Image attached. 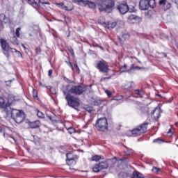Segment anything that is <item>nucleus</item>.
<instances>
[{"label":"nucleus","mask_w":178,"mask_h":178,"mask_svg":"<svg viewBox=\"0 0 178 178\" xmlns=\"http://www.w3.org/2000/svg\"><path fill=\"white\" fill-rule=\"evenodd\" d=\"M3 137H4V138H7V140H9V138H12L14 141H16V140L13 138V137L9 136L6 135V134H5V133H3Z\"/></svg>","instance_id":"43"},{"label":"nucleus","mask_w":178,"mask_h":178,"mask_svg":"<svg viewBox=\"0 0 178 178\" xmlns=\"http://www.w3.org/2000/svg\"><path fill=\"white\" fill-rule=\"evenodd\" d=\"M91 87L92 85L83 86L81 85L72 86L70 89V92L74 95H81L83 92H86V94H91L92 92Z\"/></svg>","instance_id":"3"},{"label":"nucleus","mask_w":178,"mask_h":178,"mask_svg":"<svg viewBox=\"0 0 178 178\" xmlns=\"http://www.w3.org/2000/svg\"><path fill=\"white\" fill-rule=\"evenodd\" d=\"M143 19L141 18V17H138L136 15H130L128 17V22L131 24H134L136 23H140V22H142Z\"/></svg>","instance_id":"14"},{"label":"nucleus","mask_w":178,"mask_h":178,"mask_svg":"<svg viewBox=\"0 0 178 178\" xmlns=\"http://www.w3.org/2000/svg\"><path fill=\"white\" fill-rule=\"evenodd\" d=\"M120 70L122 72V73H127V65L124 64V65L121 66Z\"/></svg>","instance_id":"28"},{"label":"nucleus","mask_w":178,"mask_h":178,"mask_svg":"<svg viewBox=\"0 0 178 178\" xmlns=\"http://www.w3.org/2000/svg\"><path fill=\"white\" fill-rule=\"evenodd\" d=\"M20 30H22V29H20V27H18V28H17L16 31H15L16 36L18 38L20 37Z\"/></svg>","instance_id":"36"},{"label":"nucleus","mask_w":178,"mask_h":178,"mask_svg":"<svg viewBox=\"0 0 178 178\" xmlns=\"http://www.w3.org/2000/svg\"><path fill=\"white\" fill-rule=\"evenodd\" d=\"M83 109L85 110V111H86V112H89V113H91V112H92V106H89V105H85L84 106H83Z\"/></svg>","instance_id":"27"},{"label":"nucleus","mask_w":178,"mask_h":178,"mask_svg":"<svg viewBox=\"0 0 178 178\" xmlns=\"http://www.w3.org/2000/svg\"><path fill=\"white\" fill-rule=\"evenodd\" d=\"M50 91L53 94H55L56 92V90H55V89L54 88H52V87L50 88Z\"/></svg>","instance_id":"51"},{"label":"nucleus","mask_w":178,"mask_h":178,"mask_svg":"<svg viewBox=\"0 0 178 178\" xmlns=\"http://www.w3.org/2000/svg\"><path fill=\"white\" fill-rule=\"evenodd\" d=\"M69 130H71V131H74V129H73V128H70Z\"/></svg>","instance_id":"61"},{"label":"nucleus","mask_w":178,"mask_h":178,"mask_svg":"<svg viewBox=\"0 0 178 178\" xmlns=\"http://www.w3.org/2000/svg\"><path fill=\"white\" fill-rule=\"evenodd\" d=\"M46 116H47V118H48V119H49V120H51V122H55V120L52 118V115H49V113H46Z\"/></svg>","instance_id":"42"},{"label":"nucleus","mask_w":178,"mask_h":178,"mask_svg":"<svg viewBox=\"0 0 178 178\" xmlns=\"http://www.w3.org/2000/svg\"><path fill=\"white\" fill-rule=\"evenodd\" d=\"M93 104L95 105L96 106H99V105L102 104V100L99 99H96L93 102Z\"/></svg>","instance_id":"29"},{"label":"nucleus","mask_w":178,"mask_h":178,"mask_svg":"<svg viewBox=\"0 0 178 178\" xmlns=\"http://www.w3.org/2000/svg\"><path fill=\"white\" fill-rule=\"evenodd\" d=\"M149 123L147 122H143L142 124L139 125L137 128H135L131 131V134L133 136H141L144 133H147V127H148Z\"/></svg>","instance_id":"8"},{"label":"nucleus","mask_w":178,"mask_h":178,"mask_svg":"<svg viewBox=\"0 0 178 178\" xmlns=\"http://www.w3.org/2000/svg\"><path fill=\"white\" fill-rule=\"evenodd\" d=\"M65 99L67 102L68 106L70 108H73L77 111V108L80 106V99L77 98L70 94H67V97H65Z\"/></svg>","instance_id":"5"},{"label":"nucleus","mask_w":178,"mask_h":178,"mask_svg":"<svg viewBox=\"0 0 178 178\" xmlns=\"http://www.w3.org/2000/svg\"><path fill=\"white\" fill-rule=\"evenodd\" d=\"M67 65H68V66H70V67H71L72 72H74V68L73 67V64H72V62L69 61L67 63Z\"/></svg>","instance_id":"45"},{"label":"nucleus","mask_w":178,"mask_h":178,"mask_svg":"<svg viewBox=\"0 0 178 178\" xmlns=\"http://www.w3.org/2000/svg\"><path fill=\"white\" fill-rule=\"evenodd\" d=\"M101 160V156L95 155L92 157V161H95V162H98V161Z\"/></svg>","instance_id":"32"},{"label":"nucleus","mask_w":178,"mask_h":178,"mask_svg":"<svg viewBox=\"0 0 178 178\" xmlns=\"http://www.w3.org/2000/svg\"><path fill=\"white\" fill-rule=\"evenodd\" d=\"M22 47L24 48V49L25 51H26V49H27V48L26 47V46L24 44H22Z\"/></svg>","instance_id":"57"},{"label":"nucleus","mask_w":178,"mask_h":178,"mask_svg":"<svg viewBox=\"0 0 178 178\" xmlns=\"http://www.w3.org/2000/svg\"><path fill=\"white\" fill-rule=\"evenodd\" d=\"M3 131V129H2V127H0V133H2Z\"/></svg>","instance_id":"58"},{"label":"nucleus","mask_w":178,"mask_h":178,"mask_svg":"<svg viewBox=\"0 0 178 178\" xmlns=\"http://www.w3.org/2000/svg\"><path fill=\"white\" fill-rule=\"evenodd\" d=\"M172 2H173V3H175L176 5H177L178 3V1L177 0H171Z\"/></svg>","instance_id":"55"},{"label":"nucleus","mask_w":178,"mask_h":178,"mask_svg":"<svg viewBox=\"0 0 178 178\" xmlns=\"http://www.w3.org/2000/svg\"><path fill=\"white\" fill-rule=\"evenodd\" d=\"M113 99H114V101H120V99H123V96L120 95L118 97Z\"/></svg>","instance_id":"48"},{"label":"nucleus","mask_w":178,"mask_h":178,"mask_svg":"<svg viewBox=\"0 0 178 178\" xmlns=\"http://www.w3.org/2000/svg\"><path fill=\"white\" fill-rule=\"evenodd\" d=\"M112 79V75H110L108 77H103L100 79V81H105V80H110Z\"/></svg>","instance_id":"41"},{"label":"nucleus","mask_w":178,"mask_h":178,"mask_svg":"<svg viewBox=\"0 0 178 178\" xmlns=\"http://www.w3.org/2000/svg\"><path fill=\"white\" fill-rule=\"evenodd\" d=\"M99 12H106V13H111L115 9L114 0H100L97 3Z\"/></svg>","instance_id":"2"},{"label":"nucleus","mask_w":178,"mask_h":178,"mask_svg":"<svg viewBox=\"0 0 178 178\" xmlns=\"http://www.w3.org/2000/svg\"><path fill=\"white\" fill-rule=\"evenodd\" d=\"M158 97H159L160 98H162V95H157Z\"/></svg>","instance_id":"62"},{"label":"nucleus","mask_w":178,"mask_h":178,"mask_svg":"<svg viewBox=\"0 0 178 178\" xmlns=\"http://www.w3.org/2000/svg\"><path fill=\"white\" fill-rule=\"evenodd\" d=\"M6 19V15L5 14H0V22H5Z\"/></svg>","instance_id":"37"},{"label":"nucleus","mask_w":178,"mask_h":178,"mask_svg":"<svg viewBox=\"0 0 178 178\" xmlns=\"http://www.w3.org/2000/svg\"><path fill=\"white\" fill-rule=\"evenodd\" d=\"M134 92H135V94H136V95H143V90L136 89L134 90Z\"/></svg>","instance_id":"40"},{"label":"nucleus","mask_w":178,"mask_h":178,"mask_svg":"<svg viewBox=\"0 0 178 178\" xmlns=\"http://www.w3.org/2000/svg\"><path fill=\"white\" fill-rule=\"evenodd\" d=\"M35 54H37V55H40L41 54V47H36L35 49Z\"/></svg>","instance_id":"39"},{"label":"nucleus","mask_w":178,"mask_h":178,"mask_svg":"<svg viewBox=\"0 0 178 178\" xmlns=\"http://www.w3.org/2000/svg\"><path fill=\"white\" fill-rule=\"evenodd\" d=\"M33 98L36 99V98H38V96H37V93H35V90L33 89Z\"/></svg>","instance_id":"50"},{"label":"nucleus","mask_w":178,"mask_h":178,"mask_svg":"<svg viewBox=\"0 0 178 178\" xmlns=\"http://www.w3.org/2000/svg\"><path fill=\"white\" fill-rule=\"evenodd\" d=\"M177 122L175 123V125H177Z\"/></svg>","instance_id":"64"},{"label":"nucleus","mask_w":178,"mask_h":178,"mask_svg":"<svg viewBox=\"0 0 178 178\" xmlns=\"http://www.w3.org/2000/svg\"><path fill=\"white\" fill-rule=\"evenodd\" d=\"M104 24L108 30H113V29L116 27L117 23L115 22H104Z\"/></svg>","instance_id":"17"},{"label":"nucleus","mask_w":178,"mask_h":178,"mask_svg":"<svg viewBox=\"0 0 178 178\" xmlns=\"http://www.w3.org/2000/svg\"><path fill=\"white\" fill-rule=\"evenodd\" d=\"M166 5V9H170V8H172V4L169 2H167Z\"/></svg>","instance_id":"49"},{"label":"nucleus","mask_w":178,"mask_h":178,"mask_svg":"<svg viewBox=\"0 0 178 178\" xmlns=\"http://www.w3.org/2000/svg\"><path fill=\"white\" fill-rule=\"evenodd\" d=\"M0 44L1 49L3 50V55H5L8 59H9L10 57V51H12V52H18L19 55L22 56V53H20V51H17L16 49L10 47V44H9V42H8L6 40L1 38Z\"/></svg>","instance_id":"4"},{"label":"nucleus","mask_w":178,"mask_h":178,"mask_svg":"<svg viewBox=\"0 0 178 178\" xmlns=\"http://www.w3.org/2000/svg\"><path fill=\"white\" fill-rule=\"evenodd\" d=\"M129 33H122L121 35L118 37L119 42L122 44H124V42L129 40Z\"/></svg>","instance_id":"15"},{"label":"nucleus","mask_w":178,"mask_h":178,"mask_svg":"<svg viewBox=\"0 0 178 178\" xmlns=\"http://www.w3.org/2000/svg\"><path fill=\"white\" fill-rule=\"evenodd\" d=\"M105 92L108 95V97H111V95H112V92H111V90H106Z\"/></svg>","instance_id":"46"},{"label":"nucleus","mask_w":178,"mask_h":178,"mask_svg":"<svg viewBox=\"0 0 178 178\" xmlns=\"http://www.w3.org/2000/svg\"><path fill=\"white\" fill-rule=\"evenodd\" d=\"M163 56L164 58H166V56H167L166 54H165V53H163Z\"/></svg>","instance_id":"59"},{"label":"nucleus","mask_w":178,"mask_h":178,"mask_svg":"<svg viewBox=\"0 0 178 178\" xmlns=\"http://www.w3.org/2000/svg\"><path fill=\"white\" fill-rule=\"evenodd\" d=\"M134 69L135 70H141V69H144L143 67H139V66H134V64L131 65V67L129 70H127V73H131V70H134Z\"/></svg>","instance_id":"22"},{"label":"nucleus","mask_w":178,"mask_h":178,"mask_svg":"<svg viewBox=\"0 0 178 178\" xmlns=\"http://www.w3.org/2000/svg\"><path fill=\"white\" fill-rule=\"evenodd\" d=\"M5 26H3V22L0 21V30L2 31Z\"/></svg>","instance_id":"47"},{"label":"nucleus","mask_w":178,"mask_h":178,"mask_svg":"<svg viewBox=\"0 0 178 178\" xmlns=\"http://www.w3.org/2000/svg\"><path fill=\"white\" fill-rule=\"evenodd\" d=\"M40 124H41L40 120H35L34 122H29V126L31 129H38V127H40Z\"/></svg>","instance_id":"18"},{"label":"nucleus","mask_w":178,"mask_h":178,"mask_svg":"<svg viewBox=\"0 0 178 178\" xmlns=\"http://www.w3.org/2000/svg\"><path fill=\"white\" fill-rule=\"evenodd\" d=\"M120 161L122 162V163H124V165H127L130 162V159L127 157H122L120 159Z\"/></svg>","instance_id":"25"},{"label":"nucleus","mask_w":178,"mask_h":178,"mask_svg":"<svg viewBox=\"0 0 178 178\" xmlns=\"http://www.w3.org/2000/svg\"><path fill=\"white\" fill-rule=\"evenodd\" d=\"M63 94H64V95H67V94H70V93H67V91H66V90H63Z\"/></svg>","instance_id":"56"},{"label":"nucleus","mask_w":178,"mask_h":178,"mask_svg":"<svg viewBox=\"0 0 178 178\" xmlns=\"http://www.w3.org/2000/svg\"><path fill=\"white\" fill-rule=\"evenodd\" d=\"M63 19H65V23H67V20H69V17H66V15H63Z\"/></svg>","instance_id":"52"},{"label":"nucleus","mask_w":178,"mask_h":178,"mask_svg":"<svg viewBox=\"0 0 178 178\" xmlns=\"http://www.w3.org/2000/svg\"><path fill=\"white\" fill-rule=\"evenodd\" d=\"M6 107V104H5V99L3 98L0 97V108L3 109L5 112V108Z\"/></svg>","instance_id":"24"},{"label":"nucleus","mask_w":178,"mask_h":178,"mask_svg":"<svg viewBox=\"0 0 178 178\" xmlns=\"http://www.w3.org/2000/svg\"><path fill=\"white\" fill-rule=\"evenodd\" d=\"M126 148H127V151H124V153L126 154V155H131V154L134 152L133 149H130L129 147H126Z\"/></svg>","instance_id":"30"},{"label":"nucleus","mask_w":178,"mask_h":178,"mask_svg":"<svg viewBox=\"0 0 178 178\" xmlns=\"http://www.w3.org/2000/svg\"><path fill=\"white\" fill-rule=\"evenodd\" d=\"M159 170H160L159 168H157V167H153L152 168V172H154V173H158Z\"/></svg>","instance_id":"44"},{"label":"nucleus","mask_w":178,"mask_h":178,"mask_svg":"<svg viewBox=\"0 0 178 178\" xmlns=\"http://www.w3.org/2000/svg\"><path fill=\"white\" fill-rule=\"evenodd\" d=\"M152 118H154V120H158L161 118V111L159 109H154L152 111Z\"/></svg>","instance_id":"16"},{"label":"nucleus","mask_w":178,"mask_h":178,"mask_svg":"<svg viewBox=\"0 0 178 178\" xmlns=\"http://www.w3.org/2000/svg\"><path fill=\"white\" fill-rule=\"evenodd\" d=\"M74 66H75L76 70H77V72H80V68H79V65H77V63H74Z\"/></svg>","instance_id":"54"},{"label":"nucleus","mask_w":178,"mask_h":178,"mask_svg":"<svg viewBox=\"0 0 178 178\" xmlns=\"http://www.w3.org/2000/svg\"><path fill=\"white\" fill-rule=\"evenodd\" d=\"M67 49L70 54H71L72 56H74V50H73V48H72V47L70 46L67 47Z\"/></svg>","instance_id":"34"},{"label":"nucleus","mask_w":178,"mask_h":178,"mask_svg":"<svg viewBox=\"0 0 178 178\" xmlns=\"http://www.w3.org/2000/svg\"><path fill=\"white\" fill-rule=\"evenodd\" d=\"M7 99L8 103L6 104V105H8V108H10V105H12L13 102H15V96L13 95H9Z\"/></svg>","instance_id":"19"},{"label":"nucleus","mask_w":178,"mask_h":178,"mask_svg":"<svg viewBox=\"0 0 178 178\" xmlns=\"http://www.w3.org/2000/svg\"><path fill=\"white\" fill-rule=\"evenodd\" d=\"M117 9L119 10L120 13H121L122 15H125V13H127V11L129 10V6L127 5V3L124 2L120 3L117 6Z\"/></svg>","instance_id":"13"},{"label":"nucleus","mask_w":178,"mask_h":178,"mask_svg":"<svg viewBox=\"0 0 178 178\" xmlns=\"http://www.w3.org/2000/svg\"><path fill=\"white\" fill-rule=\"evenodd\" d=\"M39 3L42 5H49V1L48 0H39Z\"/></svg>","instance_id":"33"},{"label":"nucleus","mask_w":178,"mask_h":178,"mask_svg":"<svg viewBox=\"0 0 178 178\" xmlns=\"http://www.w3.org/2000/svg\"><path fill=\"white\" fill-rule=\"evenodd\" d=\"M70 155H72V154H70V153H67V154H66L67 161H68L69 162H70V161H74V159L70 157Z\"/></svg>","instance_id":"35"},{"label":"nucleus","mask_w":178,"mask_h":178,"mask_svg":"<svg viewBox=\"0 0 178 178\" xmlns=\"http://www.w3.org/2000/svg\"><path fill=\"white\" fill-rule=\"evenodd\" d=\"M159 5H162L163 6H165L168 3L167 0H160L159 2Z\"/></svg>","instance_id":"38"},{"label":"nucleus","mask_w":178,"mask_h":178,"mask_svg":"<svg viewBox=\"0 0 178 178\" xmlns=\"http://www.w3.org/2000/svg\"><path fill=\"white\" fill-rule=\"evenodd\" d=\"M4 110L7 116H11V118L13 119L15 123L20 124V123L24 122L26 113L22 110L12 109V108L9 107V105H6Z\"/></svg>","instance_id":"1"},{"label":"nucleus","mask_w":178,"mask_h":178,"mask_svg":"<svg viewBox=\"0 0 178 178\" xmlns=\"http://www.w3.org/2000/svg\"><path fill=\"white\" fill-rule=\"evenodd\" d=\"M73 2L75 3H78L79 5H82L83 6H88L90 9H95L97 8V5L95 3L92 1H90L88 0H73Z\"/></svg>","instance_id":"10"},{"label":"nucleus","mask_w":178,"mask_h":178,"mask_svg":"<svg viewBox=\"0 0 178 178\" xmlns=\"http://www.w3.org/2000/svg\"><path fill=\"white\" fill-rule=\"evenodd\" d=\"M95 67L99 70L100 73H105L106 74H108L111 70V69H109V65H108V63L104 60H99L96 64Z\"/></svg>","instance_id":"9"},{"label":"nucleus","mask_w":178,"mask_h":178,"mask_svg":"<svg viewBox=\"0 0 178 178\" xmlns=\"http://www.w3.org/2000/svg\"><path fill=\"white\" fill-rule=\"evenodd\" d=\"M153 143H156L157 144H162V143H165V140H163V139L158 138L156 139H154L153 140Z\"/></svg>","instance_id":"31"},{"label":"nucleus","mask_w":178,"mask_h":178,"mask_svg":"<svg viewBox=\"0 0 178 178\" xmlns=\"http://www.w3.org/2000/svg\"><path fill=\"white\" fill-rule=\"evenodd\" d=\"M156 6L155 0H140L139 2V8L140 10H148V9H154Z\"/></svg>","instance_id":"6"},{"label":"nucleus","mask_w":178,"mask_h":178,"mask_svg":"<svg viewBox=\"0 0 178 178\" xmlns=\"http://www.w3.org/2000/svg\"><path fill=\"white\" fill-rule=\"evenodd\" d=\"M170 133H172V129H170L168 130V134H170Z\"/></svg>","instance_id":"60"},{"label":"nucleus","mask_w":178,"mask_h":178,"mask_svg":"<svg viewBox=\"0 0 178 178\" xmlns=\"http://www.w3.org/2000/svg\"><path fill=\"white\" fill-rule=\"evenodd\" d=\"M52 73H54V71L52 70H49L48 72V76L51 77V76H52Z\"/></svg>","instance_id":"53"},{"label":"nucleus","mask_w":178,"mask_h":178,"mask_svg":"<svg viewBox=\"0 0 178 178\" xmlns=\"http://www.w3.org/2000/svg\"><path fill=\"white\" fill-rule=\"evenodd\" d=\"M67 37H70V32H69L68 35H67Z\"/></svg>","instance_id":"63"},{"label":"nucleus","mask_w":178,"mask_h":178,"mask_svg":"<svg viewBox=\"0 0 178 178\" xmlns=\"http://www.w3.org/2000/svg\"><path fill=\"white\" fill-rule=\"evenodd\" d=\"M37 116L40 119H45V114H44V113L40 111V110H38Z\"/></svg>","instance_id":"26"},{"label":"nucleus","mask_w":178,"mask_h":178,"mask_svg":"<svg viewBox=\"0 0 178 178\" xmlns=\"http://www.w3.org/2000/svg\"><path fill=\"white\" fill-rule=\"evenodd\" d=\"M56 5L58 8H60V9H63V10H67V12H72V10L74 9V6H73V3L72 2H70L68 6H65L63 3H56Z\"/></svg>","instance_id":"12"},{"label":"nucleus","mask_w":178,"mask_h":178,"mask_svg":"<svg viewBox=\"0 0 178 178\" xmlns=\"http://www.w3.org/2000/svg\"><path fill=\"white\" fill-rule=\"evenodd\" d=\"M133 84H134V82L133 81L126 82V83L124 86V90H130V88L133 87Z\"/></svg>","instance_id":"21"},{"label":"nucleus","mask_w":178,"mask_h":178,"mask_svg":"<svg viewBox=\"0 0 178 178\" xmlns=\"http://www.w3.org/2000/svg\"><path fill=\"white\" fill-rule=\"evenodd\" d=\"M10 41L14 45H19V40L15 36L10 38Z\"/></svg>","instance_id":"23"},{"label":"nucleus","mask_w":178,"mask_h":178,"mask_svg":"<svg viewBox=\"0 0 178 178\" xmlns=\"http://www.w3.org/2000/svg\"><path fill=\"white\" fill-rule=\"evenodd\" d=\"M95 127L99 131L108 130V119L106 118H99L96 122Z\"/></svg>","instance_id":"7"},{"label":"nucleus","mask_w":178,"mask_h":178,"mask_svg":"<svg viewBox=\"0 0 178 178\" xmlns=\"http://www.w3.org/2000/svg\"><path fill=\"white\" fill-rule=\"evenodd\" d=\"M108 166L109 165H108V162L102 161L99 164H96L92 168V170L95 173H98V172H99L100 170H102L104 169H108Z\"/></svg>","instance_id":"11"},{"label":"nucleus","mask_w":178,"mask_h":178,"mask_svg":"<svg viewBox=\"0 0 178 178\" xmlns=\"http://www.w3.org/2000/svg\"><path fill=\"white\" fill-rule=\"evenodd\" d=\"M131 178H144V176H143V174L137 171H134Z\"/></svg>","instance_id":"20"}]
</instances>
